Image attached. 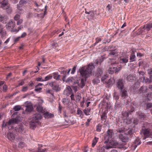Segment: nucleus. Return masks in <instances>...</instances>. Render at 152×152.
<instances>
[{
  "label": "nucleus",
  "mask_w": 152,
  "mask_h": 152,
  "mask_svg": "<svg viewBox=\"0 0 152 152\" xmlns=\"http://www.w3.org/2000/svg\"><path fill=\"white\" fill-rule=\"evenodd\" d=\"M94 68V66L92 63L89 64L87 66L82 67L79 69L81 76L85 78L89 77L91 75Z\"/></svg>",
  "instance_id": "obj_1"
},
{
  "label": "nucleus",
  "mask_w": 152,
  "mask_h": 152,
  "mask_svg": "<svg viewBox=\"0 0 152 152\" xmlns=\"http://www.w3.org/2000/svg\"><path fill=\"white\" fill-rule=\"evenodd\" d=\"M42 115L40 113H37L34 115L30 122V127L34 128L36 127L37 124H40L39 121L42 119Z\"/></svg>",
  "instance_id": "obj_2"
},
{
  "label": "nucleus",
  "mask_w": 152,
  "mask_h": 152,
  "mask_svg": "<svg viewBox=\"0 0 152 152\" xmlns=\"http://www.w3.org/2000/svg\"><path fill=\"white\" fill-rule=\"evenodd\" d=\"M61 74H63V75H61L58 74V72H55L52 73V75L54 79L57 80H62L64 82L65 81L66 77V71H62L61 72Z\"/></svg>",
  "instance_id": "obj_3"
},
{
  "label": "nucleus",
  "mask_w": 152,
  "mask_h": 152,
  "mask_svg": "<svg viewBox=\"0 0 152 152\" xmlns=\"http://www.w3.org/2000/svg\"><path fill=\"white\" fill-rule=\"evenodd\" d=\"M118 64V63L116 61L112 62L111 63V66L108 69V73L110 74H112L114 72L115 73L116 66H117Z\"/></svg>",
  "instance_id": "obj_4"
},
{
  "label": "nucleus",
  "mask_w": 152,
  "mask_h": 152,
  "mask_svg": "<svg viewBox=\"0 0 152 152\" xmlns=\"http://www.w3.org/2000/svg\"><path fill=\"white\" fill-rule=\"evenodd\" d=\"M15 25V23L12 20H10L6 24V28L7 30L10 31L11 32H14V30L15 29L14 28Z\"/></svg>",
  "instance_id": "obj_5"
},
{
  "label": "nucleus",
  "mask_w": 152,
  "mask_h": 152,
  "mask_svg": "<svg viewBox=\"0 0 152 152\" xmlns=\"http://www.w3.org/2000/svg\"><path fill=\"white\" fill-rule=\"evenodd\" d=\"M18 122V119L17 118L12 119L7 122L4 125V127L7 126L8 128L10 129V127L11 129H13V126L11 125L12 124L17 123Z\"/></svg>",
  "instance_id": "obj_6"
},
{
  "label": "nucleus",
  "mask_w": 152,
  "mask_h": 152,
  "mask_svg": "<svg viewBox=\"0 0 152 152\" xmlns=\"http://www.w3.org/2000/svg\"><path fill=\"white\" fill-rule=\"evenodd\" d=\"M9 6L8 0H3L0 2V6L3 9H7Z\"/></svg>",
  "instance_id": "obj_7"
},
{
  "label": "nucleus",
  "mask_w": 152,
  "mask_h": 152,
  "mask_svg": "<svg viewBox=\"0 0 152 152\" xmlns=\"http://www.w3.org/2000/svg\"><path fill=\"white\" fill-rule=\"evenodd\" d=\"M49 85L51 86L52 89L56 92L59 91L60 88L59 87L58 85L55 82H51L49 83Z\"/></svg>",
  "instance_id": "obj_8"
},
{
  "label": "nucleus",
  "mask_w": 152,
  "mask_h": 152,
  "mask_svg": "<svg viewBox=\"0 0 152 152\" xmlns=\"http://www.w3.org/2000/svg\"><path fill=\"white\" fill-rule=\"evenodd\" d=\"M128 56L125 55V56H121L120 57L119 61L121 64H126L128 62Z\"/></svg>",
  "instance_id": "obj_9"
},
{
  "label": "nucleus",
  "mask_w": 152,
  "mask_h": 152,
  "mask_svg": "<svg viewBox=\"0 0 152 152\" xmlns=\"http://www.w3.org/2000/svg\"><path fill=\"white\" fill-rule=\"evenodd\" d=\"M119 137L120 139L123 142H128L129 140V138L127 135L124 134H123L121 133L119 135Z\"/></svg>",
  "instance_id": "obj_10"
},
{
  "label": "nucleus",
  "mask_w": 152,
  "mask_h": 152,
  "mask_svg": "<svg viewBox=\"0 0 152 152\" xmlns=\"http://www.w3.org/2000/svg\"><path fill=\"white\" fill-rule=\"evenodd\" d=\"M103 73L102 69L101 67H98L96 71L95 72V76L96 77H100Z\"/></svg>",
  "instance_id": "obj_11"
},
{
  "label": "nucleus",
  "mask_w": 152,
  "mask_h": 152,
  "mask_svg": "<svg viewBox=\"0 0 152 152\" xmlns=\"http://www.w3.org/2000/svg\"><path fill=\"white\" fill-rule=\"evenodd\" d=\"M7 136L8 139L12 141H13L15 139V135L12 132H9L8 133Z\"/></svg>",
  "instance_id": "obj_12"
},
{
  "label": "nucleus",
  "mask_w": 152,
  "mask_h": 152,
  "mask_svg": "<svg viewBox=\"0 0 152 152\" xmlns=\"http://www.w3.org/2000/svg\"><path fill=\"white\" fill-rule=\"evenodd\" d=\"M86 81L84 79L82 78L81 79L80 84H78L79 81L78 80H77L75 82H74V84H77L78 86L80 87L81 88H82L85 86V82Z\"/></svg>",
  "instance_id": "obj_13"
},
{
  "label": "nucleus",
  "mask_w": 152,
  "mask_h": 152,
  "mask_svg": "<svg viewBox=\"0 0 152 152\" xmlns=\"http://www.w3.org/2000/svg\"><path fill=\"white\" fill-rule=\"evenodd\" d=\"M141 132L143 134L145 138L148 137L149 135V131L148 129H142Z\"/></svg>",
  "instance_id": "obj_14"
},
{
  "label": "nucleus",
  "mask_w": 152,
  "mask_h": 152,
  "mask_svg": "<svg viewBox=\"0 0 152 152\" xmlns=\"http://www.w3.org/2000/svg\"><path fill=\"white\" fill-rule=\"evenodd\" d=\"M117 86L118 88L120 89L121 90L123 89L124 85L122 80L119 79L118 80Z\"/></svg>",
  "instance_id": "obj_15"
},
{
  "label": "nucleus",
  "mask_w": 152,
  "mask_h": 152,
  "mask_svg": "<svg viewBox=\"0 0 152 152\" xmlns=\"http://www.w3.org/2000/svg\"><path fill=\"white\" fill-rule=\"evenodd\" d=\"M137 114L139 118L141 119L144 120L146 118V115L144 113H142L140 111L137 112Z\"/></svg>",
  "instance_id": "obj_16"
},
{
  "label": "nucleus",
  "mask_w": 152,
  "mask_h": 152,
  "mask_svg": "<svg viewBox=\"0 0 152 152\" xmlns=\"http://www.w3.org/2000/svg\"><path fill=\"white\" fill-rule=\"evenodd\" d=\"M38 150L37 151L35 152H44L46 150V149L45 148H42V144H38Z\"/></svg>",
  "instance_id": "obj_17"
},
{
  "label": "nucleus",
  "mask_w": 152,
  "mask_h": 152,
  "mask_svg": "<svg viewBox=\"0 0 152 152\" xmlns=\"http://www.w3.org/2000/svg\"><path fill=\"white\" fill-rule=\"evenodd\" d=\"M147 87L145 86H142L140 89L139 93L145 94L147 92Z\"/></svg>",
  "instance_id": "obj_18"
},
{
  "label": "nucleus",
  "mask_w": 152,
  "mask_h": 152,
  "mask_svg": "<svg viewBox=\"0 0 152 152\" xmlns=\"http://www.w3.org/2000/svg\"><path fill=\"white\" fill-rule=\"evenodd\" d=\"M22 6H21L19 4L17 5V12L18 13L20 14L23 12V10L22 8Z\"/></svg>",
  "instance_id": "obj_19"
},
{
  "label": "nucleus",
  "mask_w": 152,
  "mask_h": 152,
  "mask_svg": "<svg viewBox=\"0 0 152 152\" xmlns=\"http://www.w3.org/2000/svg\"><path fill=\"white\" fill-rule=\"evenodd\" d=\"M118 50L117 49H115L110 51L109 53V55L112 56H115L118 55Z\"/></svg>",
  "instance_id": "obj_20"
},
{
  "label": "nucleus",
  "mask_w": 152,
  "mask_h": 152,
  "mask_svg": "<svg viewBox=\"0 0 152 152\" xmlns=\"http://www.w3.org/2000/svg\"><path fill=\"white\" fill-rule=\"evenodd\" d=\"M44 117L45 118H48L53 117L54 115L51 113H50L48 112H45L44 113Z\"/></svg>",
  "instance_id": "obj_21"
},
{
  "label": "nucleus",
  "mask_w": 152,
  "mask_h": 152,
  "mask_svg": "<svg viewBox=\"0 0 152 152\" xmlns=\"http://www.w3.org/2000/svg\"><path fill=\"white\" fill-rule=\"evenodd\" d=\"M75 101L77 102H79L81 99V94L79 92H77L75 96Z\"/></svg>",
  "instance_id": "obj_22"
},
{
  "label": "nucleus",
  "mask_w": 152,
  "mask_h": 152,
  "mask_svg": "<svg viewBox=\"0 0 152 152\" xmlns=\"http://www.w3.org/2000/svg\"><path fill=\"white\" fill-rule=\"evenodd\" d=\"M24 130L23 126L21 125H19L18 126L16 127L15 130L16 132H21Z\"/></svg>",
  "instance_id": "obj_23"
},
{
  "label": "nucleus",
  "mask_w": 152,
  "mask_h": 152,
  "mask_svg": "<svg viewBox=\"0 0 152 152\" xmlns=\"http://www.w3.org/2000/svg\"><path fill=\"white\" fill-rule=\"evenodd\" d=\"M33 109V107L31 105H29L26 106V112L27 113L31 111Z\"/></svg>",
  "instance_id": "obj_24"
},
{
  "label": "nucleus",
  "mask_w": 152,
  "mask_h": 152,
  "mask_svg": "<svg viewBox=\"0 0 152 152\" xmlns=\"http://www.w3.org/2000/svg\"><path fill=\"white\" fill-rule=\"evenodd\" d=\"M107 134L106 137L108 138V139H109L112 137V135L113 131L111 129H109L107 132Z\"/></svg>",
  "instance_id": "obj_25"
},
{
  "label": "nucleus",
  "mask_w": 152,
  "mask_h": 152,
  "mask_svg": "<svg viewBox=\"0 0 152 152\" xmlns=\"http://www.w3.org/2000/svg\"><path fill=\"white\" fill-rule=\"evenodd\" d=\"M136 58V56L134 54V52H132V53L130 55V62H133L135 61Z\"/></svg>",
  "instance_id": "obj_26"
},
{
  "label": "nucleus",
  "mask_w": 152,
  "mask_h": 152,
  "mask_svg": "<svg viewBox=\"0 0 152 152\" xmlns=\"http://www.w3.org/2000/svg\"><path fill=\"white\" fill-rule=\"evenodd\" d=\"M77 114L79 115V117L82 119L83 116V114L82 111L79 108H78L77 110Z\"/></svg>",
  "instance_id": "obj_27"
},
{
  "label": "nucleus",
  "mask_w": 152,
  "mask_h": 152,
  "mask_svg": "<svg viewBox=\"0 0 152 152\" xmlns=\"http://www.w3.org/2000/svg\"><path fill=\"white\" fill-rule=\"evenodd\" d=\"M144 28H145L148 31H149L150 29L152 28V23L146 24L144 26Z\"/></svg>",
  "instance_id": "obj_28"
},
{
  "label": "nucleus",
  "mask_w": 152,
  "mask_h": 152,
  "mask_svg": "<svg viewBox=\"0 0 152 152\" xmlns=\"http://www.w3.org/2000/svg\"><path fill=\"white\" fill-rule=\"evenodd\" d=\"M127 95V91L125 89L121 90V95L122 97L125 98Z\"/></svg>",
  "instance_id": "obj_29"
},
{
  "label": "nucleus",
  "mask_w": 152,
  "mask_h": 152,
  "mask_svg": "<svg viewBox=\"0 0 152 152\" xmlns=\"http://www.w3.org/2000/svg\"><path fill=\"white\" fill-rule=\"evenodd\" d=\"M107 118V114L105 113H103L101 115V120L102 121H104V122L106 121Z\"/></svg>",
  "instance_id": "obj_30"
},
{
  "label": "nucleus",
  "mask_w": 152,
  "mask_h": 152,
  "mask_svg": "<svg viewBox=\"0 0 152 152\" xmlns=\"http://www.w3.org/2000/svg\"><path fill=\"white\" fill-rule=\"evenodd\" d=\"M2 28L1 29H0V30H1V31L0 32V34L1 35V36L2 38H4L6 36V31H5L2 29L3 26H2Z\"/></svg>",
  "instance_id": "obj_31"
},
{
  "label": "nucleus",
  "mask_w": 152,
  "mask_h": 152,
  "mask_svg": "<svg viewBox=\"0 0 152 152\" xmlns=\"http://www.w3.org/2000/svg\"><path fill=\"white\" fill-rule=\"evenodd\" d=\"M6 17L4 15H1L0 14V22H1L3 23L6 22Z\"/></svg>",
  "instance_id": "obj_32"
},
{
  "label": "nucleus",
  "mask_w": 152,
  "mask_h": 152,
  "mask_svg": "<svg viewBox=\"0 0 152 152\" xmlns=\"http://www.w3.org/2000/svg\"><path fill=\"white\" fill-rule=\"evenodd\" d=\"M134 76L130 75L126 77V80L130 82H132L134 80Z\"/></svg>",
  "instance_id": "obj_33"
},
{
  "label": "nucleus",
  "mask_w": 152,
  "mask_h": 152,
  "mask_svg": "<svg viewBox=\"0 0 152 152\" xmlns=\"http://www.w3.org/2000/svg\"><path fill=\"white\" fill-rule=\"evenodd\" d=\"M99 138L96 137H95L92 140V147H94L97 143Z\"/></svg>",
  "instance_id": "obj_34"
},
{
  "label": "nucleus",
  "mask_w": 152,
  "mask_h": 152,
  "mask_svg": "<svg viewBox=\"0 0 152 152\" xmlns=\"http://www.w3.org/2000/svg\"><path fill=\"white\" fill-rule=\"evenodd\" d=\"M91 110V109L90 108L88 109V108H86L83 110V111L86 115H90V112Z\"/></svg>",
  "instance_id": "obj_35"
},
{
  "label": "nucleus",
  "mask_w": 152,
  "mask_h": 152,
  "mask_svg": "<svg viewBox=\"0 0 152 152\" xmlns=\"http://www.w3.org/2000/svg\"><path fill=\"white\" fill-rule=\"evenodd\" d=\"M70 101V100L66 98H64L62 100V102L65 105H67Z\"/></svg>",
  "instance_id": "obj_36"
},
{
  "label": "nucleus",
  "mask_w": 152,
  "mask_h": 152,
  "mask_svg": "<svg viewBox=\"0 0 152 152\" xmlns=\"http://www.w3.org/2000/svg\"><path fill=\"white\" fill-rule=\"evenodd\" d=\"M36 109L37 111L38 112L41 113H44V111L43 109V107L41 106L40 105H38L37 106Z\"/></svg>",
  "instance_id": "obj_37"
},
{
  "label": "nucleus",
  "mask_w": 152,
  "mask_h": 152,
  "mask_svg": "<svg viewBox=\"0 0 152 152\" xmlns=\"http://www.w3.org/2000/svg\"><path fill=\"white\" fill-rule=\"evenodd\" d=\"M92 81L93 83L94 84H97L100 82V80L99 79L100 77H96Z\"/></svg>",
  "instance_id": "obj_38"
},
{
  "label": "nucleus",
  "mask_w": 152,
  "mask_h": 152,
  "mask_svg": "<svg viewBox=\"0 0 152 152\" xmlns=\"http://www.w3.org/2000/svg\"><path fill=\"white\" fill-rule=\"evenodd\" d=\"M104 59L102 57L98 59L95 60V62L96 64H100L103 61Z\"/></svg>",
  "instance_id": "obj_39"
},
{
  "label": "nucleus",
  "mask_w": 152,
  "mask_h": 152,
  "mask_svg": "<svg viewBox=\"0 0 152 152\" xmlns=\"http://www.w3.org/2000/svg\"><path fill=\"white\" fill-rule=\"evenodd\" d=\"M53 76L51 74H50L46 76L44 79L45 81H47L52 78Z\"/></svg>",
  "instance_id": "obj_40"
},
{
  "label": "nucleus",
  "mask_w": 152,
  "mask_h": 152,
  "mask_svg": "<svg viewBox=\"0 0 152 152\" xmlns=\"http://www.w3.org/2000/svg\"><path fill=\"white\" fill-rule=\"evenodd\" d=\"M143 81L145 83H151L152 81H151L149 78L145 77H143Z\"/></svg>",
  "instance_id": "obj_41"
},
{
  "label": "nucleus",
  "mask_w": 152,
  "mask_h": 152,
  "mask_svg": "<svg viewBox=\"0 0 152 152\" xmlns=\"http://www.w3.org/2000/svg\"><path fill=\"white\" fill-rule=\"evenodd\" d=\"M27 3V0H20L19 2V4L21 6H23L24 4Z\"/></svg>",
  "instance_id": "obj_42"
},
{
  "label": "nucleus",
  "mask_w": 152,
  "mask_h": 152,
  "mask_svg": "<svg viewBox=\"0 0 152 152\" xmlns=\"http://www.w3.org/2000/svg\"><path fill=\"white\" fill-rule=\"evenodd\" d=\"M105 83L108 84L109 86H112L113 84V82L111 79H109L108 80H106L105 81Z\"/></svg>",
  "instance_id": "obj_43"
},
{
  "label": "nucleus",
  "mask_w": 152,
  "mask_h": 152,
  "mask_svg": "<svg viewBox=\"0 0 152 152\" xmlns=\"http://www.w3.org/2000/svg\"><path fill=\"white\" fill-rule=\"evenodd\" d=\"M97 152H105V149L103 147H99L97 151Z\"/></svg>",
  "instance_id": "obj_44"
},
{
  "label": "nucleus",
  "mask_w": 152,
  "mask_h": 152,
  "mask_svg": "<svg viewBox=\"0 0 152 152\" xmlns=\"http://www.w3.org/2000/svg\"><path fill=\"white\" fill-rule=\"evenodd\" d=\"M25 146V144L23 142H20L18 145V147L21 148H22Z\"/></svg>",
  "instance_id": "obj_45"
},
{
  "label": "nucleus",
  "mask_w": 152,
  "mask_h": 152,
  "mask_svg": "<svg viewBox=\"0 0 152 152\" xmlns=\"http://www.w3.org/2000/svg\"><path fill=\"white\" fill-rule=\"evenodd\" d=\"M46 93L50 94L53 97L54 96L53 91L52 90H47L46 91Z\"/></svg>",
  "instance_id": "obj_46"
},
{
  "label": "nucleus",
  "mask_w": 152,
  "mask_h": 152,
  "mask_svg": "<svg viewBox=\"0 0 152 152\" xmlns=\"http://www.w3.org/2000/svg\"><path fill=\"white\" fill-rule=\"evenodd\" d=\"M108 77L107 75H104V76H103L101 78V81L103 82H105V81L106 80H107V78Z\"/></svg>",
  "instance_id": "obj_47"
},
{
  "label": "nucleus",
  "mask_w": 152,
  "mask_h": 152,
  "mask_svg": "<svg viewBox=\"0 0 152 152\" xmlns=\"http://www.w3.org/2000/svg\"><path fill=\"white\" fill-rule=\"evenodd\" d=\"M102 129V126L100 124H98L96 126V131L100 132Z\"/></svg>",
  "instance_id": "obj_48"
},
{
  "label": "nucleus",
  "mask_w": 152,
  "mask_h": 152,
  "mask_svg": "<svg viewBox=\"0 0 152 152\" xmlns=\"http://www.w3.org/2000/svg\"><path fill=\"white\" fill-rule=\"evenodd\" d=\"M21 107L20 105H16L15 106L14 108L13 109L16 111H19L20 110Z\"/></svg>",
  "instance_id": "obj_49"
},
{
  "label": "nucleus",
  "mask_w": 152,
  "mask_h": 152,
  "mask_svg": "<svg viewBox=\"0 0 152 152\" xmlns=\"http://www.w3.org/2000/svg\"><path fill=\"white\" fill-rule=\"evenodd\" d=\"M23 28V27L22 26H19L18 28V29H15L14 30V32H15L16 33H17L18 32L19 30H21V29Z\"/></svg>",
  "instance_id": "obj_50"
},
{
  "label": "nucleus",
  "mask_w": 152,
  "mask_h": 152,
  "mask_svg": "<svg viewBox=\"0 0 152 152\" xmlns=\"http://www.w3.org/2000/svg\"><path fill=\"white\" fill-rule=\"evenodd\" d=\"M146 95L147 99L149 100H150L152 99V92H150Z\"/></svg>",
  "instance_id": "obj_51"
},
{
  "label": "nucleus",
  "mask_w": 152,
  "mask_h": 152,
  "mask_svg": "<svg viewBox=\"0 0 152 152\" xmlns=\"http://www.w3.org/2000/svg\"><path fill=\"white\" fill-rule=\"evenodd\" d=\"M130 114L129 113V112H123L122 113V115L124 117H126V118H128L129 115Z\"/></svg>",
  "instance_id": "obj_52"
},
{
  "label": "nucleus",
  "mask_w": 152,
  "mask_h": 152,
  "mask_svg": "<svg viewBox=\"0 0 152 152\" xmlns=\"http://www.w3.org/2000/svg\"><path fill=\"white\" fill-rule=\"evenodd\" d=\"M95 39L96 42L94 44V46L96 45V44L100 42L101 41L102 39L100 38L97 37Z\"/></svg>",
  "instance_id": "obj_53"
},
{
  "label": "nucleus",
  "mask_w": 152,
  "mask_h": 152,
  "mask_svg": "<svg viewBox=\"0 0 152 152\" xmlns=\"http://www.w3.org/2000/svg\"><path fill=\"white\" fill-rule=\"evenodd\" d=\"M117 66H116V69L115 70V73H118V72L120 71L122 69V67L121 66L117 67Z\"/></svg>",
  "instance_id": "obj_54"
},
{
  "label": "nucleus",
  "mask_w": 152,
  "mask_h": 152,
  "mask_svg": "<svg viewBox=\"0 0 152 152\" xmlns=\"http://www.w3.org/2000/svg\"><path fill=\"white\" fill-rule=\"evenodd\" d=\"M147 108L152 110V103H149L147 104Z\"/></svg>",
  "instance_id": "obj_55"
},
{
  "label": "nucleus",
  "mask_w": 152,
  "mask_h": 152,
  "mask_svg": "<svg viewBox=\"0 0 152 152\" xmlns=\"http://www.w3.org/2000/svg\"><path fill=\"white\" fill-rule=\"evenodd\" d=\"M20 15L18 14H17L14 16V19L15 20L17 21L20 19Z\"/></svg>",
  "instance_id": "obj_56"
},
{
  "label": "nucleus",
  "mask_w": 152,
  "mask_h": 152,
  "mask_svg": "<svg viewBox=\"0 0 152 152\" xmlns=\"http://www.w3.org/2000/svg\"><path fill=\"white\" fill-rule=\"evenodd\" d=\"M28 88L27 86H23L21 90V91L23 92H25L26 91L28 90Z\"/></svg>",
  "instance_id": "obj_57"
},
{
  "label": "nucleus",
  "mask_w": 152,
  "mask_h": 152,
  "mask_svg": "<svg viewBox=\"0 0 152 152\" xmlns=\"http://www.w3.org/2000/svg\"><path fill=\"white\" fill-rule=\"evenodd\" d=\"M67 89L68 93L66 94V95L67 96H69L72 93V90L70 87L69 88H68Z\"/></svg>",
  "instance_id": "obj_58"
},
{
  "label": "nucleus",
  "mask_w": 152,
  "mask_h": 152,
  "mask_svg": "<svg viewBox=\"0 0 152 152\" xmlns=\"http://www.w3.org/2000/svg\"><path fill=\"white\" fill-rule=\"evenodd\" d=\"M42 89V88L40 87H38V86H37L35 87V91L37 92H38L39 91Z\"/></svg>",
  "instance_id": "obj_59"
},
{
  "label": "nucleus",
  "mask_w": 152,
  "mask_h": 152,
  "mask_svg": "<svg viewBox=\"0 0 152 152\" xmlns=\"http://www.w3.org/2000/svg\"><path fill=\"white\" fill-rule=\"evenodd\" d=\"M6 10H7V11L8 13H11L12 11V9L10 5L9 6V7Z\"/></svg>",
  "instance_id": "obj_60"
},
{
  "label": "nucleus",
  "mask_w": 152,
  "mask_h": 152,
  "mask_svg": "<svg viewBox=\"0 0 152 152\" xmlns=\"http://www.w3.org/2000/svg\"><path fill=\"white\" fill-rule=\"evenodd\" d=\"M36 80L38 81H45L44 79H42V77H39L36 78Z\"/></svg>",
  "instance_id": "obj_61"
},
{
  "label": "nucleus",
  "mask_w": 152,
  "mask_h": 152,
  "mask_svg": "<svg viewBox=\"0 0 152 152\" xmlns=\"http://www.w3.org/2000/svg\"><path fill=\"white\" fill-rule=\"evenodd\" d=\"M124 121L125 122L126 124H129L131 122V119H126L124 120Z\"/></svg>",
  "instance_id": "obj_62"
},
{
  "label": "nucleus",
  "mask_w": 152,
  "mask_h": 152,
  "mask_svg": "<svg viewBox=\"0 0 152 152\" xmlns=\"http://www.w3.org/2000/svg\"><path fill=\"white\" fill-rule=\"evenodd\" d=\"M76 66H75L73 67V68L72 69V72H71V74H73L75 73L76 70Z\"/></svg>",
  "instance_id": "obj_63"
},
{
  "label": "nucleus",
  "mask_w": 152,
  "mask_h": 152,
  "mask_svg": "<svg viewBox=\"0 0 152 152\" xmlns=\"http://www.w3.org/2000/svg\"><path fill=\"white\" fill-rule=\"evenodd\" d=\"M7 89V86L6 85H4L3 87V90L4 92H6Z\"/></svg>",
  "instance_id": "obj_64"
}]
</instances>
